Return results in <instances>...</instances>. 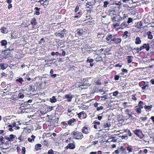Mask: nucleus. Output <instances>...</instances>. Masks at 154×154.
<instances>
[{
	"mask_svg": "<svg viewBox=\"0 0 154 154\" xmlns=\"http://www.w3.org/2000/svg\"><path fill=\"white\" fill-rule=\"evenodd\" d=\"M106 40L107 42H109V45L120 44L122 42V39L121 38H118V36L116 34H109L106 38Z\"/></svg>",
	"mask_w": 154,
	"mask_h": 154,
	"instance_id": "f257e3e1",
	"label": "nucleus"
},
{
	"mask_svg": "<svg viewBox=\"0 0 154 154\" xmlns=\"http://www.w3.org/2000/svg\"><path fill=\"white\" fill-rule=\"evenodd\" d=\"M122 133L124 134V135L121 137V138L122 140H127L128 138L129 137L132 136V133L131 132V131L128 129H124Z\"/></svg>",
	"mask_w": 154,
	"mask_h": 154,
	"instance_id": "f03ea898",
	"label": "nucleus"
},
{
	"mask_svg": "<svg viewBox=\"0 0 154 154\" xmlns=\"http://www.w3.org/2000/svg\"><path fill=\"white\" fill-rule=\"evenodd\" d=\"M139 86L141 88L142 90H144L146 89H148L149 87V82H147L141 81L138 83Z\"/></svg>",
	"mask_w": 154,
	"mask_h": 154,
	"instance_id": "7ed1b4c3",
	"label": "nucleus"
},
{
	"mask_svg": "<svg viewBox=\"0 0 154 154\" xmlns=\"http://www.w3.org/2000/svg\"><path fill=\"white\" fill-rule=\"evenodd\" d=\"M16 136L13 134H11L9 136V137L8 136H5L4 137V138L5 139L8 140V141H6L5 143V145L6 146H8L9 145V141L11 142L14 141V139L15 138Z\"/></svg>",
	"mask_w": 154,
	"mask_h": 154,
	"instance_id": "20e7f679",
	"label": "nucleus"
},
{
	"mask_svg": "<svg viewBox=\"0 0 154 154\" xmlns=\"http://www.w3.org/2000/svg\"><path fill=\"white\" fill-rule=\"evenodd\" d=\"M111 126L110 123L108 121L103 120L101 122V126L102 128L106 130V128H109Z\"/></svg>",
	"mask_w": 154,
	"mask_h": 154,
	"instance_id": "39448f33",
	"label": "nucleus"
},
{
	"mask_svg": "<svg viewBox=\"0 0 154 154\" xmlns=\"http://www.w3.org/2000/svg\"><path fill=\"white\" fill-rule=\"evenodd\" d=\"M72 135L74 136L73 138L76 140H81L83 137L82 134L78 131H73Z\"/></svg>",
	"mask_w": 154,
	"mask_h": 154,
	"instance_id": "423d86ee",
	"label": "nucleus"
},
{
	"mask_svg": "<svg viewBox=\"0 0 154 154\" xmlns=\"http://www.w3.org/2000/svg\"><path fill=\"white\" fill-rule=\"evenodd\" d=\"M133 132L140 139H142L144 137V135L143 134L142 131L139 129H136L133 131Z\"/></svg>",
	"mask_w": 154,
	"mask_h": 154,
	"instance_id": "0eeeda50",
	"label": "nucleus"
},
{
	"mask_svg": "<svg viewBox=\"0 0 154 154\" xmlns=\"http://www.w3.org/2000/svg\"><path fill=\"white\" fill-rule=\"evenodd\" d=\"M50 133H49V140H50V142L52 143H54L56 140V138L55 137L57 135V134L55 133H54L52 134H51Z\"/></svg>",
	"mask_w": 154,
	"mask_h": 154,
	"instance_id": "6e6552de",
	"label": "nucleus"
},
{
	"mask_svg": "<svg viewBox=\"0 0 154 154\" xmlns=\"http://www.w3.org/2000/svg\"><path fill=\"white\" fill-rule=\"evenodd\" d=\"M81 131L82 133L85 134H88L90 133V128L88 127V126H85L82 127Z\"/></svg>",
	"mask_w": 154,
	"mask_h": 154,
	"instance_id": "1a4fd4ad",
	"label": "nucleus"
},
{
	"mask_svg": "<svg viewBox=\"0 0 154 154\" xmlns=\"http://www.w3.org/2000/svg\"><path fill=\"white\" fill-rule=\"evenodd\" d=\"M140 47L141 50L145 49L147 51H149L150 49V46L149 43H144L143 44V45L140 46Z\"/></svg>",
	"mask_w": 154,
	"mask_h": 154,
	"instance_id": "9d476101",
	"label": "nucleus"
},
{
	"mask_svg": "<svg viewBox=\"0 0 154 154\" xmlns=\"http://www.w3.org/2000/svg\"><path fill=\"white\" fill-rule=\"evenodd\" d=\"M131 109H128L125 110V113L126 114L128 115L129 116V117L130 119L132 118L133 117V112H131Z\"/></svg>",
	"mask_w": 154,
	"mask_h": 154,
	"instance_id": "9b49d317",
	"label": "nucleus"
},
{
	"mask_svg": "<svg viewBox=\"0 0 154 154\" xmlns=\"http://www.w3.org/2000/svg\"><path fill=\"white\" fill-rule=\"evenodd\" d=\"M94 3L93 2H88L86 5V7L87 8H88V11H91V9L93 7Z\"/></svg>",
	"mask_w": 154,
	"mask_h": 154,
	"instance_id": "f8f14e48",
	"label": "nucleus"
},
{
	"mask_svg": "<svg viewBox=\"0 0 154 154\" xmlns=\"http://www.w3.org/2000/svg\"><path fill=\"white\" fill-rule=\"evenodd\" d=\"M93 91L94 92H102L103 91L102 89H100V86H98L96 85L94 87Z\"/></svg>",
	"mask_w": 154,
	"mask_h": 154,
	"instance_id": "ddd939ff",
	"label": "nucleus"
},
{
	"mask_svg": "<svg viewBox=\"0 0 154 154\" xmlns=\"http://www.w3.org/2000/svg\"><path fill=\"white\" fill-rule=\"evenodd\" d=\"M128 24H127V23L125 21L120 25V27L118 28L119 29H123L126 28H129Z\"/></svg>",
	"mask_w": 154,
	"mask_h": 154,
	"instance_id": "4468645a",
	"label": "nucleus"
},
{
	"mask_svg": "<svg viewBox=\"0 0 154 154\" xmlns=\"http://www.w3.org/2000/svg\"><path fill=\"white\" fill-rule=\"evenodd\" d=\"M131 49L132 50V51L133 52V54H138L140 53V54L141 53V52L140 51L141 50L140 47L137 48H131Z\"/></svg>",
	"mask_w": 154,
	"mask_h": 154,
	"instance_id": "2eb2a0df",
	"label": "nucleus"
},
{
	"mask_svg": "<svg viewBox=\"0 0 154 154\" xmlns=\"http://www.w3.org/2000/svg\"><path fill=\"white\" fill-rule=\"evenodd\" d=\"M122 17H118L117 16H114L112 18V20L113 22H117L118 23H120L122 20Z\"/></svg>",
	"mask_w": 154,
	"mask_h": 154,
	"instance_id": "dca6fc26",
	"label": "nucleus"
},
{
	"mask_svg": "<svg viewBox=\"0 0 154 154\" xmlns=\"http://www.w3.org/2000/svg\"><path fill=\"white\" fill-rule=\"evenodd\" d=\"M126 147L128 154L133 152V148L134 146L131 145H128Z\"/></svg>",
	"mask_w": 154,
	"mask_h": 154,
	"instance_id": "f3484780",
	"label": "nucleus"
},
{
	"mask_svg": "<svg viewBox=\"0 0 154 154\" xmlns=\"http://www.w3.org/2000/svg\"><path fill=\"white\" fill-rule=\"evenodd\" d=\"M122 146H119L118 147V149L115 151L114 152L116 154H119L120 153L121 154H123V152Z\"/></svg>",
	"mask_w": 154,
	"mask_h": 154,
	"instance_id": "a211bd4d",
	"label": "nucleus"
},
{
	"mask_svg": "<svg viewBox=\"0 0 154 154\" xmlns=\"http://www.w3.org/2000/svg\"><path fill=\"white\" fill-rule=\"evenodd\" d=\"M76 122V119L74 118H73L69 119L68 121V124L69 125L71 126V125H72L73 124H74V122Z\"/></svg>",
	"mask_w": 154,
	"mask_h": 154,
	"instance_id": "6ab92c4d",
	"label": "nucleus"
},
{
	"mask_svg": "<svg viewBox=\"0 0 154 154\" xmlns=\"http://www.w3.org/2000/svg\"><path fill=\"white\" fill-rule=\"evenodd\" d=\"M75 147V146L74 143H69L66 147L65 148L66 149H73Z\"/></svg>",
	"mask_w": 154,
	"mask_h": 154,
	"instance_id": "aec40b11",
	"label": "nucleus"
},
{
	"mask_svg": "<svg viewBox=\"0 0 154 154\" xmlns=\"http://www.w3.org/2000/svg\"><path fill=\"white\" fill-rule=\"evenodd\" d=\"M65 34V33H62L61 32H57L55 33V35L56 36H58L60 37L61 38H64Z\"/></svg>",
	"mask_w": 154,
	"mask_h": 154,
	"instance_id": "412c9836",
	"label": "nucleus"
},
{
	"mask_svg": "<svg viewBox=\"0 0 154 154\" xmlns=\"http://www.w3.org/2000/svg\"><path fill=\"white\" fill-rule=\"evenodd\" d=\"M84 32L83 29L81 28L78 29L76 30V33L79 36H81L83 34Z\"/></svg>",
	"mask_w": 154,
	"mask_h": 154,
	"instance_id": "4be33fe9",
	"label": "nucleus"
},
{
	"mask_svg": "<svg viewBox=\"0 0 154 154\" xmlns=\"http://www.w3.org/2000/svg\"><path fill=\"white\" fill-rule=\"evenodd\" d=\"M31 24L33 26H35L37 24L36 20L35 18H32L31 20Z\"/></svg>",
	"mask_w": 154,
	"mask_h": 154,
	"instance_id": "5701e85b",
	"label": "nucleus"
},
{
	"mask_svg": "<svg viewBox=\"0 0 154 154\" xmlns=\"http://www.w3.org/2000/svg\"><path fill=\"white\" fill-rule=\"evenodd\" d=\"M133 57L132 55H129L127 56V60L128 63H130L133 61L132 59Z\"/></svg>",
	"mask_w": 154,
	"mask_h": 154,
	"instance_id": "b1692460",
	"label": "nucleus"
},
{
	"mask_svg": "<svg viewBox=\"0 0 154 154\" xmlns=\"http://www.w3.org/2000/svg\"><path fill=\"white\" fill-rule=\"evenodd\" d=\"M135 43L136 45L140 44L141 43V41L139 37H137L136 38Z\"/></svg>",
	"mask_w": 154,
	"mask_h": 154,
	"instance_id": "393cba45",
	"label": "nucleus"
},
{
	"mask_svg": "<svg viewBox=\"0 0 154 154\" xmlns=\"http://www.w3.org/2000/svg\"><path fill=\"white\" fill-rule=\"evenodd\" d=\"M42 145L39 143L35 145V149L36 151L41 149V147H42Z\"/></svg>",
	"mask_w": 154,
	"mask_h": 154,
	"instance_id": "a878e982",
	"label": "nucleus"
},
{
	"mask_svg": "<svg viewBox=\"0 0 154 154\" xmlns=\"http://www.w3.org/2000/svg\"><path fill=\"white\" fill-rule=\"evenodd\" d=\"M146 35H148V38L149 39H152L153 38V35H152L151 31H149L147 32Z\"/></svg>",
	"mask_w": 154,
	"mask_h": 154,
	"instance_id": "bb28decb",
	"label": "nucleus"
},
{
	"mask_svg": "<svg viewBox=\"0 0 154 154\" xmlns=\"http://www.w3.org/2000/svg\"><path fill=\"white\" fill-rule=\"evenodd\" d=\"M16 82H18L21 85H22L23 82H24V80L22 78L19 77L16 80Z\"/></svg>",
	"mask_w": 154,
	"mask_h": 154,
	"instance_id": "cd10ccee",
	"label": "nucleus"
},
{
	"mask_svg": "<svg viewBox=\"0 0 154 154\" xmlns=\"http://www.w3.org/2000/svg\"><path fill=\"white\" fill-rule=\"evenodd\" d=\"M65 97L66 98L68 99L67 101L69 102H70L72 100V97L70 96L69 94H66L65 95Z\"/></svg>",
	"mask_w": 154,
	"mask_h": 154,
	"instance_id": "c85d7f7f",
	"label": "nucleus"
},
{
	"mask_svg": "<svg viewBox=\"0 0 154 154\" xmlns=\"http://www.w3.org/2000/svg\"><path fill=\"white\" fill-rule=\"evenodd\" d=\"M143 25L142 23L140 22V23H137V24L135 25V27L136 28L140 29L141 28V27Z\"/></svg>",
	"mask_w": 154,
	"mask_h": 154,
	"instance_id": "c756f323",
	"label": "nucleus"
},
{
	"mask_svg": "<svg viewBox=\"0 0 154 154\" xmlns=\"http://www.w3.org/2000/svg\"><path fill=\"white\" fill-rule=\"evenodd\" d=\"M141 109H142L139 107H138L137 106H136L135 107V111L139 114L140 113H141Z\"/></svg>",
	"mask_w": 154,
	"mask_h": 154,
	"instance_id": "7c9ffc66",
	"label": "nucleus"
},
{
	"mask_svg": "<svg viewBox=\"0 0 154 154\" xmlns=\"http://www.w3.org/2000/svg\"><path fill=\"white\" fill-rule=\"evenodd\" d=\"M34 9L35 10V14L37 15H39L40 14V12H39V11L40 9V8H38L37 7H36Z\"/></svg>",
	"mask_w": 154,
	"mask_h": 154,
	"instance_id": "2f4dec72",
	"label": "nucleus"
},
{
	"mask_svg": "<svg viewBox=\"0 0 154 154\" xmlns=\"http://www.w3.org/2000/svg\"><path fill=\"white\" fill-rule=\"evenodd\" d=\"M57 101L55 96H53L51 98H50V101L52 103H55Z\"/></svg>",
	"mask_w": 154,
	"mask_h": 154,
	"instance_id": "473e14b6",
	"label": "nucleus"
},
{
	"mask_svg": "<svg viewBox=\"0 0 154 154\" xmlns=\"http://www.w3.org/2000/svg\"><path fill=\"white\" fill-rule=\"evenodd\" d=\"M122 149L123 152V154H127V150L126 147H125L124 146H122Z\"/></svg>",
	"mask_w": 154,
	"mask_h": 154,
	"instance_id": "72a5a7b5",
	"label": "nucleus"
},
{
	"mask_svg": "<svg viewBox=\"0 0 154 154\" xmlns=\"http://www.w3.org/2000/svg\"><path fill=\"white\" fill-rule=\"evenodd\" d=\"M144 107L145 109L149 110L152 107V106L151 105L148 106L145 105Z\"/></svg>",
	"mask_w": 154,
	"mask_h": 154,
	"instance_id": "f704fd0d",
	"label": "nucleus"
},
{
	"mask_svg": "<svg viewBox=\"0 0 154 154\" xmlns=\"http://www.w3.org/2000/svg\"><path fill=\"white\" fill-rule=\"evenodd\" d=\"M0 66L1 68L3 70L5 69L7 67L6 64H5L4 63H1L0 64Z\"/></svg>",
	"mask_w": 154,
	"mask_h": 154,
	"instance_id": "c9c22d12",
	"label": "nucleus"
},
{
	"mask_svg": "<svg viewBox=\"0 0 154 154\" xmlns=\"http://www.w3.org/2000/svg\"><path fill=\"white\" fill-rule=\"evenodd\" d=\"M143 102L142 101H139V103H138V107L142 109L143 108Z\"/></svg>",
	"mask_w": 154,
	"mask_h": 154,
	"instance_id": "e433bc0d",
	"label": "nucleus"
},
{
	"mask_svg": "<svg viewBox=\"0 0 154 154\" xmlns=\"http://www.w3.org/2000/svg\"><path fill=\"white\" fill-rule=\"evenodd\" d=\"M31 137V138L29 137L28 139V141L30 142H32V140H34V139L35 138V136L33 135H32Z\"/></svg>",
	"mask_w": 154,
	"mask_h": 154,
	"instance_id": "4c0bfd02",
	"label": "nucleus"
},
{
	"mask_svg": "<svg viewBox=\"0 0 154 154\" xmlns=\"http://www.w3.org/2000/svg\"><path fill=\"white\" fill-rule=\"evenodd\" d=\"M90 86V84L88 83H83V84L81 85V86H85L84 88H87V87H88Z\"/></svg>",
	"mask_w": 154,
	"mask_h": 154,
	"instance_id": "58836bf2",
	"label": "nucleus"
},
{
	"mask_svg": "<svg viewBox=\"0 0 154 154\" xmlns=\"http://www.w3.org/2000/svg\"><path fill=\"white\" fill-rule=\"evenodd\" d=\"M95 59L96 61H101L102 60V58L100 56H98L96 57Z\"/></svg>",
	"mask_w": 154,
	"mask_h": 154,
	"instance_id": "ea45409f",
	"label": "nucleus"
},
{
	"mask_svg": "<svg viewBox=\"0 0 154 154\" xmlns=\"http://www.w3.org/2000/svg\"><path fill=\"white\" fill-rule=\"evenodd\" d=\"M6 28L4 26L1 27L0 29L1 32L3 33H5V32Z\"/></svg>",
	"mask_w": 154,
	"mask_h": 154,
	"instance_id": "a19ab883",
	"label": "nucleus"
},
{
	"mask_svg": "<svg viewBox=\"0 0 154 154\" xmlns=\"http://www.w3.org/2000/svg\"><path fill=\"white\" fill-rule=\"evenodd\" d=\"M1 45L2 46H5L7 44V42L5 40H2L1 42Z\"/></svg>",
	"mask_w": 154,
	"mask_h": 154,
	"instance_id": "79ce46f5",
	"label": "nucleus"
},
{
	"mask_svg": "<svg viewBox=\"0 0 154 154\" xmlns=\"http://www.w3.org/2000/svg\"><path fill=\"white\" fill-rule=\"evenodd\" d=\"M43 3H44L43 4L44 7L45 8H47L48 5V1L45 0V2H44Z\"/></svg>",
	"mask_w": 154,
	"mask_h": 154,
	"instance_id": "37998d69",
	"label": "nucleus"
},
{
	"mask_svg": "<svg viewBox=\"0 0 154 154\" xmlns=\"http://www.w3.org/2000/svg\"><path fill=\"white\" fill-rule=\"evenodd\" d=\"M112 26L114 27V28H116L118 26H120V25L119 24V23H117L115 24H112Z\"/></svg>",
	"mask_w": 154,
	"mask_h": 154,
	"instance_id": "c03bdc74",
	"label": "nucleus"
},
{
	"mask_svg": "<svg viewBox=\"0 0 154 154\" xmlns=\"http://www.w3.org/2000/svg\"><path fill=\"white\" fill-rule=\"evenodd\" d=\"M128 31H125L124 33L123 36V37H125V38H127L128 37Z\"/></svg>",
	"mask_w": 154,
	"mask_h": 154,
	"instance_id": "a18cd8bd",
	"label": "nucleus"
},
{
	"mask_svg": "<svg viewBox=\"0 0 154 154\" xmlns=\"http://www.w3.org/2000/svg\"><path fill=\"white\" fill-rule=\"evenodd\" d=\"M82 114H84V111H82L78 113L77 115H78V117L79 118H80L81 117V115Z\"/></svg>",
	"mask_w": 154,
	"mask_h": 154,
	"instance_id": "49530a36",
	"label": "nucleus"
},
{
	"mask_svg": "<svg viewBox=\"0 0 154 154\" xmlns=\"http://www.w3.org/2000/svg\"><path fill=\"white\" fill-rule=\"evenodd\" d=\"M103 3V7L104 8H106L107 7V5L109 4V2L107 1H105Z\"/></svg>",
	"mask_w": 154,
	"mask_h": 154,
	"instance_id": "de8ad7c7",
	"label": "nucleus"
},
{
	"mask_svg": "<svg viewBox=\"0 0 154 154\" xmlns=\"http://www.w3.org/2000/svg\"><path fill=\"white\" fill-rule=\"evenodd\" d=\"M133 22V19L131 17H129L128 18V20L127 23L128 24H130Z\"/></svg>",
	"mask_w": 154,
	"mask_h": 154,
	"instance_id": "09e8293b",
	"label": "nucleus"
},
{
	"mask_svg": "<svg viewBox=\"0 0 154 154\" xmlns=\"http://www.w3.org/2000/svg\"><path fill=\"white\" fill-rule=\"evenodd\" d=\"M136 94H133L132 95H131V98H132V100L136 101L137 100V99L135 97Z\"/></svg>",
	"mask_w": 154,
	"mask_h": 154,
	"instance_id": "8fccbe9b",
	"label": "nucleus"
},
{
	"mask_svg": "<svg viewBox=\"0 0 154 154\" xmlns=\"http://www.w3.org/2000/svg\"><path fill=\"white\" fill-rule=\"evenodd\" d=\"M120 76L119 75H116L114 76V79L116 81H118L119 80L120 78Z\"/></svg>",
	"mask_w": 154,
	"mask_h": 154,
	"instance_id": "3c124183",
	"label": "nucleus"
},
{
	"mask_svg": "<svg viewBox=\"0 0 154 154\" xmlns=\"http://www.w3.org/2000/svg\"><path fill=\"white\" fill-rule=\"evenodd\" d=\"M94 61V60L92 58L89 59L88 58L86 60V62L87 63H92Z\"/></svg>",
	"mask_w": 154,
	"mask_h": 154,
	"instance_id": "603ef678",
	"label": "nucleus"
},
{
	"mask_svg": "<svg viewBox=\"0 0 154 154\" xmlns=\"http://www.w3.org/2000/svg\"><path fill=\"white\" fill-rule=\"evenodd\" d=\"M51 54L53 56H54L55 55H58L59 54V53L58 52H55L54 51H52L51 52Z\"/></svg>",
	"mask_w": 154,
	"mask_h": 154,
	"instance_id": "864d4df0",
	"label": "nucleus"
},
{
	"mask_svg": "<svg viewBox=\"0 0 154 154\" xmlns=\"http://www.w3.org/2000/svg\"><path fill=\"white\" fill-rule=\"evenodd\" d=\"M108 96L107 95H106L101 97V98L102 99H103V100H105L108 98Z\"/></svg>",
	"mask_w": 154,
	"mask_h": 154,
	"instance_id": "5fc2aeb1",
	"label": "nucleus"
},
{
	"mask_svg": "<svg viewBox=\"0 0 154 154\" xmlns=\"http://www.w3.org/2000/svg\"><path fill=\"white\" fill-rule=\"evenodd\" d=\"M101 82L99 80H98L96 82H95V85H99V86L101 85Z\"/></svg>",
	"mask_w": 154,
	"mask_h": 154,
	"instance_id": "6e6d98bb",
	"label": "nucleus"
},
{
	"mask_svg": "<svg viewBox=\"0 0 154 154\" xmlns=\"http://www.w3.org/2000/svg\"><path fill=\"white\" fill-rule=\"evenodd\" d=\"M119 94V92L118 91H116L113 93V96H116Z\"/></svg>",
	"mask_w": 154,
	"mask_h": 154,
	"instance_id": "4d7b16f0",
	"label": "nucleus"
},
{
	"mask_svg": "<svg viewBox=\"0 0 154 154\" xmlns=\"http://www.w3.org/2000/svg\"><path fill=\"white\" fill-rule=\"evenodd\" d=\"M18 96L19 98L21 99L23 98L24 97V96L21 93H20Z\"/></svg>",
	"mask_w": 154,
	"mask_h": 154,
	"instance_id": "13d9d810",
	"label": "nucleus"
},
{
	"mask_svg": "<svg viewBox=\"0 0 154 154\" xmlns=\"http://www.w3.org/2000/svg\"><path fill=\"white\" fill-rule=\"evenodd\" d=\"M79 18V16L77 15V16H72L71 17V19H72L73 20H74L73 18L77 19Z\"/></svg>",
	"mask_w": 154,
	"mask_h": 154,
	"instance_id": "bf43d9fd",
	"label": "nucleus"
},
{
	"mask_svg": "<svg viewBox=\"0 0 154 154\" xmlns=\"http://www.w3.org/2000/svg\"><path fill=\"white\" fill-rule=\"evenodd\" d=\"M103 108V107L102 106H100V107H98L97 108V111H99L101 110H102Z\"/></svg>",
	"mask_w": 154,
	"mask_h": 154,
	"instance_id": "052dcab7",
	"label": "nucleus"
},
{
	"mask_svg": "<svg viewBox=\"0 0 154 154\" xmlns=\"http://www.w3.org/2000/svg\"><path fill=\"white\" fill-rule=\"evenodd\" d=\"M102 35H103L101 33H98L97 36L98 38H103V37L102 36Z\"/></svg>",
	"mask_w": 154,
	"mask_h": 154,
	"instance_id": "680f3d73",
	"label": "nucleus"
},
{
	"mask_svg": "<svg viewBox=\"0 0 154 154\" xmlns=\"http://www.w3.org/2000/svg\"><path fill=\"white\" fill-rule=\"evenodd\" d=\"M43 143L45 145L47 146L48 144V142L47 140H44L43 141Z\"/></svg>",
	"mask_w": 154,
	"mask_h": 154,
	"instance_id": "e2e57ef3",
	"label": "nucleus"
},
{
	"mask_svg": "<svg viewBox=\"0 0 154 154\" xmlns=\"http://www.w3.org/2000/svg\"><path fill=\"white\" fill-rule=\"evenodd\" d=\"M22 153L23 154H24L26 153V149L25 147H23L22 148Z\"/></svg>",
	"mask_w": 154,
	"mask_h": 154,
	"instance_id": "0e129e2a",
	"label": "nucleus"
},
{
	"mask_svg": "<svg viewBox=\"0 0 154 154\" xmlns=\"http://www.w3.org/2000/svg\"><path fill=\"white\" fill-rule=\"evenodd\" d=\"M79 7L78 6H76L75 8V13H77L78 11H79Z\"/></svg>",
	"mask_w": 154,
	"mask_h": 154,
	"instance_id": "69168bd1",
	"label": "nucleus"
},
{
	"mask_svg": "<svg viewBox=\"0 0 154 154\" xmlns=\"http://www.w3.org/2000/svg\"><path fill=\"white\" fill-rule=\"evenodd\" d=\"M122 71L124 73H127L128 72V70L126 69H123L122 70Z\"/></svg>",
	"mask_w": 154,
	"mask_h": 154,
	"instance_id": "338daca9",
	"label": "nucleus"
},
{
	"mask_svg": "<svg viewBox=\"0 0 154 154\" xmlns=\"http://www.w3.org/2000/svg\"><path fill=\"white\" fill-rule=\"evenodd\" d=\"M49 154H54V153L52 149H50L49 150Z\"/></svg>",
	"mask_w": 154,
	"mask_h": 154,
	"instance_id": "774afa93",
	"label": "nucleus"
}]
</instances>
